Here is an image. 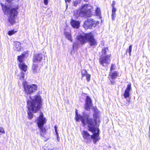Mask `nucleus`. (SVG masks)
Returning a JSON list of instances; mask_svg holds the SVG:
<instances>
[{
    "instance_id": "1",
    "label": "nucleus",
    "mask_w": 150,
    "mask_h": 150,
    "mask_svg": "<svg viewBox=\"0 0 150 150\" xmlns=\"http://www.w3.org/2000/svg\"><path fill=\"white\" fill-rule=\"evenodd\" d=\"M93 118L94 120H92V122L93 123V127L91 128V129H90V128L88 126V123L87 122V124L88 127L89 131L92 132L93 133V134L91 135L88 132L86 131L83 130L82 133V135L83 138L85 140L87 141H90L92 139L93 140V142L94 144H96L97 141L100 139L99 137V130L97 128L96 126L98 122H99V118L98 117V115L96 113L93 114Z\"/></svg>"
},
{
    "instance_id": "2",
    "label": "nucleus",
    "mask_w": 150,
    "mask_h": 150,
    "mask_svg": "<svg viewBox=\"0 0 150 150\" xmlns=\"http://www.w3.org/2000/svg\"><path fill=\"white\" fill-rule=\"evenodd\" d=\"M2 10L5 14H9V16L8 20L10 23L12 25L15 22V16L18 14L17 10L18 8V5L16 4L13 6H8L1 3Z\"/></svg>"
},
{
    "instance_id": "3",
    "label": "nucleus",
    "mask_w": 150,
    "mask_h": 150,
    "mask_svg": "<svg viewBox=\"0 0 150 150\" xmlns=\"http://www.w3.org/2000/svg\"><path fill=\"white\" fill-rule=\"evenodd\" d=\"M30 100L27 101L28 109L30 111L36 112L40 109L41 106V98L39 95L33 97L30 96Z\"/></svg>"
},
{
    "instance_id": "4",
    "label": "nucleus",
    "mask_w": 150,
    "mask_h": 150,
    "mask_svg": "<svg viewBox=\"0 0 150 150\" xmlns=\"http://www.w3.org/2000/svg\"><path fill=\"white\" fill-rule=\"evenodd\" d=\"M93 8L89 4H85L82 5L80 10H76L74 11V16L76 18L79 16L81 17H91L92 15Z\"/></svg>"
},
{
    "instance_id": "5",
    "label": "nucleus",
    "mask_w": 150,
    "mask_h": 150,
    "mask_svg": "<svg viewBox=\"0 0 150 150\" xmlns=\"http://www.w3.org/2000/svg\"><path fill=\"white\" fill-rule=\"evenodd\" d=\"M75 120L76 122H79L80 120L83 126H85L87 123H88V126L90 129H91V128L93 127V125L92 122V119L89 118V114H86L85 112L83 113V116L78 113L77 110L76 109L75 111Z\"/></svg>"
},
{
    "instance_id": "6",
    "label": "nucleus",
    "mask_w": 150,
    "mask_h": 150,
    "mask_svg": "<svg viewBox=\"0 0 150 150\" xmlns=\"http://www.w3.org/2000/svg\"><path fill=\"white\" fill-rule=\"evenodd\" d=\"M77 39L81 44L86 42L88 40L91 47H94L97 45L93 35L91 33L85 34L84 35H80L77 36Z\"/></svg>"
},
{
    "instance_id": "7",
    "label": "nucleus",
    "mask_w": 150,
    "mask_h": 150,
    "mask_svg": "<svg viewBox=\"0 0 150 150\" xmlns=\"http://www.w3.org/2000/svg\"><path fill=\"white\" fill-rule=\"evenodd\" d=\"M46 118L44 117L43 113L40 112L39 117L36 120V122L41 132L43 133H44L46 131L43 125L46 123Z\"/></svg>"
},
{
    "instance_id": "8",
    "label": "nucleus",
    "mask_w": 150,
    "mask_h": 150,
    "mask_svg": "<svg viewBox=\"0 0 150 150\" xmlns=\"http://www.w3.org/2000/svg\"><path fill=\"white\" fill-rule=\"evenodd\" d=\"M99 24L98 21H94L92 18L88 19L84 22L83 26L86 29H92V27H95Z\"/></svg>"
},
{
    "instance_id": "9",
    "label": "nucleus",
    "mask_w": 150,
    "mask_h": 150,
    "mask_svg": "<svg viewBox=\"0 0 150 150\" xmlns=\"http://www.w3.org/2000/svg\"><path fill=\"white\" fill-rule=\"evenodd\" d=\"M23 84L25 93L27 94L33 93L37 89V86L36 85H28L26 82L23 83Z\"/></svg>"
},
{
    "instance_id": "10",
    "label": "nucleus",
    "mask_w": 150,
    "mask_h": 150,
    "mask_svg": "<svg viewBox=\"0 0 150 150\" xmlns=\"http://www.w3.org/2000/svg\"><path fill=\"white\" fill-rule=\"evenodd\" d=\"M110 54H109L107 56L102 57L100 59V64L104 67H106L108 65L110 61Z\"/></svg>"
},
{
    "instance_id": "11",
    "label": "nucleus",
    "mask_w": 150,
    "mask_h": 150,
    "mask_svg": "<svg viewBox=\"0 0 150 150\" xmlns=\"http://www.w3.org/2000/svg\"><path fill=\"white\" fill-rule=\"evenodd\" d=\"M92 105V104L91 99L89 96H87L86 97V103L85 105V109L86 110H89Z\"/></svg>"
},
{
    "instance_id": "12",
    "label": "nucleus",
    "mask_w": 150,
    "mask_h": 150,
    "mask_svg": "<svg viewBox=\"0 0 150 150\" xmlns=\"http://www.w3.org/2000/svg\"><path fill=\"white\" fill-rule=\"evenodd\" d=\"M42 54L39 53L35 55L33 60V62L38 63L40 62L42 59Z\"/></svg>"
},
{
    "instance_id": "13",
    "label": "nucleus",
    "mask_w": 150,
    "mask_h": 150,
    "mask_svg": "<svg viewBox=\"0 0 150 150\" xmlns=\"http://www.w3.org/2000/svg\"><path fill=\"white\" fill-rule=\"evenodd\" d=\"M132 90L131 87V84L129 83L127 85V88L125 91V93L124 94V96L126 98L129 97L130 95L129 92Z\"/></svg>"
},
{
    "instance_id": "14",
    "label": "nucleus",
    "mask_w": 150,
    "mask_h": 150,
    "mask_svg": "<svg viewBox=\"0 0 150 150\" xmlns=\"http://www.w3.org/2000/svg\"><path fill=\"white\" fill-rule=\"evenodd\" d=\"M33 72L34 73H37L39 72L40 68L38 66V64L33 62L32 68Z\"/></svg>"
},
{
    "instance_id": "15",
    "label": "nucleus",
    "mask_w": 150,
    "mask_h": 150,
    "mask_svg": "<svg viewBox=\"0 0 150 150\" xmlns=\"http://www.w3.org/2000/svg\"><path fill=\"white\" fill-rule=\"evenodd\" d=\"M81 74L82 77H86V79L88 81H90L91 78V75L88 73L87 71L85 69L81 71Z\"/></svg>"
},
{
    "instance_id": "16",
    "label": "nucleus",
    "mask_w": 150,
    "mask_h": 150,
    "mask_svg": "<svg viewBox=\"0 0 150 150\" xmlns=\"http://www.w3.org/2000/svg\"><path fill=\"white\" fill-rule=\"evenodd\" d=\"M71 24L73 28L77 29L79 27L80 23L79 21L72 19L71 20Z\"/></svg>"
},
{
    "instance_id": "17",
    "label": "nucleus",
    "mask_w": 150,
    "mask_h": 150,
    "mask_svg": "<svg viewBox=\"0 0 150 150\" xmlns=\"http://www.w3.org/2000/svg\"><path fill=\"white\" fill-rule=\"evenodd\" d=\"M118 73L116 71L110 72L109 76L112 79H115L118 76Z\"/></svg>"
},
{
    "instance_id": "18",
    "label": "nucleus",
    "mask_w": 150,
    "mask_h": 150,
    "mask_svg": "<svg viewBox=\"0 0 150 150\" xmlns=\"http://www.w3.org/2000/svg\"><path fill=\"white\" fill-rule=\"evenodd\" d=\"M14 45L15 46V50L18 51H20L21 50V43L18 42H14Z\"/></svg>"
},
{
    "instance_id": "19",
    "label": "nucleus",
    "mask_w": 150,
    "mask_h": 150,
    "mask_svg": "<svg viewBox=\"0 0 150 150\" xmlns=\"http://www.w3.org/2000/svg\"><path fill=\"white\" fill-rule=\"evenodd\" d=\"M19 67L23 71L25 72L27 69V66L24 63H20L19 64Z\"/></svg>"
},
{
    "instance_id": "20",
    "label": "nucleus",
    "mask_w": 150,
    "mask_h": 150,
    "mask_svg": "<svg viewBox=\"0 0 150 150\" xmlns=\"http://www.w3.org/2000/svg\"><path fill=\"white\" fill-rule=\"evenodd\" d=\"M25 57V55L24 54L18 56V60L19 62V63H23V62Z\"/></svg>"
},
{
    "instance_id": "21",
    "label": "nucleus",
    "mask_w": 150,
    "mask_h": 150,
    "mask_svg": "<svg viewBox=\"0 0 150 150\" xmlns=\"http://www.w3.org/2000/svg\"><path fill=\"white\" fill-rule=\"evenodd\" d=\"M116 9L115 7L112 8V18L113 20H114L116 16L115 12Z\"/></svg>"
},
{
    "instance_id": "22",
    "label": "nucleus",
    "mask_w": 150,
    "mask_h": 150,
    "mask_svg": "<svg viewBox=\"0 0 150 150\" xmlns=\"http://www.w3.org/2000/svg\"><path fill=\"white\" fill-rule=\"evenodd\" d=\"M64 34L66 37L71 42L72 41V38L71 36V34L68 32H65Z\"/></svg>"
},
{
    "instance_id": "23",
    "label": "nucleus",
    "mask_w": 150,
    "mask_h": 150,
    "mask_svg": "<svg viewBox=\"0 0 150 150\" xmlns=\"http://www.w3.org/2000/svg\"><path fill=\"white\" fill-rule=\"evenodd\" d=\"M96 13L97 16L100 17L101 15V13L100 9L99 8L97 7L96 8Z\"/></svg>"
},
{
    "instance_id": "24",
    "label": "nucleus",
    "mask_w": 150,
    "mask_h": 150,
    "mask_svg": "<svg viewBox=\"0 0 150 150\" xmlns=\"http://www.w3.org/2000/svg\"><path fill=\"white\" fill-rule=\"evenodd\" d=\"M108 51V48H105V49H103L102 51V55L103 56L106 55V54L107 52Z\"/></svg>"
},
{
    "instance_id": "25",
    "label": "nucleus",
    "mask_w": 150,
    "mask_h": 150,
    "mask_svg": "<svg viewBox=\"0 0 150 150\" xmlns=\"http://www.w3.org/2000/svg\"><path fill=\"white\" fill-rule=\"evenodd\" d=\"M17 31H15L14 30H12L11 31H9L8 32V34L11 36L14 34Z\"/></svg>"
},
{
    "instance_id": "26",
    "label": "nucleus",
    "mask_w": 150,
    "mask_h": 150,
    "mask_svg": "<svg viewBox=\"0 0 150 150\" xmlns=\"http://www.w3.org/2000/svg\"><path fill=\"white\" fill-rule=\"evenodd\" d=\"M132 47V45H130L129 47V49H127V52H129V56H130L131 54Z\"/></svg>"
},
{
    "instance_id": "27",
    "label": "nucleus",
    "mask_w": 150,
    "mask_h": 150,
    "mask_svg": "<svg viewBox=\"0 0 150 150\" xmlns=\"http://www.w3.org/2000/svg\"><path fill=\"white\" fill-rule=\"evenodd\" d=\"M24 78V73L23 72H21V75L20 77V79L21 80H23Z\"/></svg>"
},
{
    "instance_id": "28",
    "label": "nucleus",
    "mask_w": 150,
    "mask_h": 150,
    "mask_svg": "<svg viewBox=\"0 0 150 150\" xmlns=\"http://www.w3.org/2000/svg\"><path fill=\"white\" fill-rule=\"evenodd\" d=\"M115 69V66L114 64H112L110 68V72L113 71V70Z\"/></svg>"
},
{
    "instance_id": "29",
    "label": "nucleus",
    "mask_w": 150,
    "mask_h": 150,
    "mask_svg": "<svg viewBox=\"0 0 150 150\" xmlns=\"http://www.w3.org/2000/svg\"><path fill=\"white\" fill-rule=\"evenodd\" d=\"M5 133V132L3 128L0 127V135H1L2 133L4 134Z\"/></svg>"
},
{
    "instance_id": "30",
    "label": "nucleus",
    "mask_w": 150,
    "mask_h": 150,
    "mask_svg": "<svg viewBox=\"0 0 150 150\" xmlns=\"http://www.w3.org/2000/svg\"><path fill=\"white\" fill-rule=\"evenodd\" d=\"M28 114L29 118L31 119L33 117V115L31 112L30 111L29 112H28Z\"/></svg>"
},
{
    "instance_id": "31",
    "label": "nucleus",
    "mask_w": 150,
    "mask_h": 150,
    "mask_svg": "<svg viewBox=\"0 0 150 150\" xmlns=\"http://www.w3.org/2000/svg\"><path fill=\"white\" fill-rule=\"evenodd\" d=\"M56 135L57 136V139L58 142H59L60 140V138L59 136V134L58 133L56 134Z\"/></svg>"
},
{
    "instance_id": "32",
    "label": "nucleus",
    "mask_w": 150,
    "mask_h": 150,
    "mask_svg": "<svg viewBox=\"0 0 150 150\" xmlns=\"http://www.w3.org/2000/svg\"><path fill=\"white\" fill-rule=\"evenodd\" d=\"M78 4V3L76 1H74L73 3V5L74 6H77V5Z\"/></svg>"
},
{
    "instance_id": "33",
    "label": "nucleus",
    "mask_w": 150,
    "mask_h": 150,
    "mask_svg": "<svg viewBox=\"0 0 150 150\" xmlns=\"http://www.w3.org/2000/svg\"><path fill=\"white\" fill-rule=\"evenodd\" d=\"M115 1H112V8L115 7L114 6H115Z\"/></svg>"
},
{
    "instance_id": "34",
    "label": "nucleus",
    "mask_w": 150,
    "mask_h": 150,
    "mask_svg": "<svg viewBox=\"0 0 150 150\" xmlns=\"http://www.w3.org/2000/svg\"><path fill=\"white\" fill-rule=\"evenodd\" d=\"M44 3L45 5H47L48 4V0H44Z\"/></svg>"
},
{
    "instance_id": "35",
    "label": "nucleus",
    "mask_w": 150,
    "mask_h": 150,
    "mask_svg": "<svg viewBox=\"0 0 150 150\" xmlns=\"http://www.w3.org/2000/svg\"><path fill=\"white\" fill-rule=\"evenodd\" d=\"M54 129L55 131V132L56 134L58 133L57 132V127L56 126H54Z\"/></svg>"
},
{
    "instance_id": "36",
    "label": "nucleus",
    "mask_w": 150,
    "mask_h": 150,
    "mask_svg": "<svg viewBox=\"0 0 150 150\" xmlns=\"http://www.w3.org/2000/svg\"><path fill=\"white\" fill-rule=\"evenodd\" d=\"M127 101H128V103H126V104L127 105H129V101H130V99H127Z\"/></svg>"
},
{
    "instance_id": "37",
    "label": "nucleus",
    "mask_w": 150,
    "mask_h": 150,
    "mask_svg": "<svg viewBox=\"0 0 150 150\" xmlns=\"http://www.w3.org/2000/svg\"><path fill=\"white\" fill-rule=\"evenodd\" d=\"M13 0H6V1L8 2H10L12 1Z\"/></svg>"
},
{
    "instance_id": "38",
    "label": "nucleus",
    "mask_w": 150,
    "mask_h": 150,
    "mask_svg": "<svg viewBox=\"0 0 150 150\" xmlns=\"http://www.w3.org/2000/svg\"><path fill=\"white\" fill-rule=\"evenodd\" d=\"M76 45V43H74L73 44V47H74Z\"/></svg>"
},
{
    "instance_id": "39",
    "label": "nucleus",
    "mask_w": 150,
    "mask_h": 150,
    "mask_svg": "<svg viewBox=\"0 0 150 150\" xmlns=\"http://www.w3.org/2000/svg\"><path fill=\"white\" fill-rule=\"evenodd\" d=\"M65 1L66 2H69L71 0H65Z\"/></svg>"
},
{
    "instance_id": "40",
    "label": "nucleus",
    "mask_w": 150,
    "mask_h": 150,
    "mask_svg": "<svg viewBox=\"0 0 150 150\" xmlns=\"http://www.w3.org/2000/svg\"><path fill=\"white\" fill-rule=\"evenodd\" d=\"M149 139H150V132H149Z\"/></svg>"
},
{
    "instance_id": "41",
    "label": "nucleus",
    "mask_w": 150,
    "mask_h": 150,
    "mask_svg": "<svg viewBox=\"0 0 150 150\" xmlns=\"http://www.w3.org/2000/svg\"><path fill=\"white\" fill-rule=\"evenodd\" d=\"M111 82L112 83H113L111 81Z\"/></svg>"
},
{
    "instance_id": "42",
    "label": "nucleus",
    "mask_w": 150,
    "mask_h": 150,
    "mask_svg": "<svg viewBox=\"0 0 150 150\" xmlns=\"http://www.w3.org/2000/svg\"><path fill=\"white\" fill-rule=\"evenodd\" d=\"M84 1H86V0H84Z\"/></svg>"
}]
</instances>
